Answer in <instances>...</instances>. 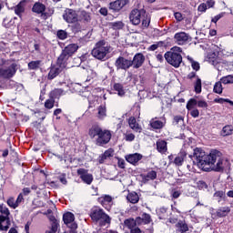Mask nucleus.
<instances>
[{
  "instance_id": "nucleus-1",
  "label": "nucleus",
  "mask_w": 233,
  "mask_h": 233,
  "mask_svg": "<svg viewBox=\"0 0 233 233\" xmlns=\"http://www.w3.org/2000/svg\"><path fill=\"white\" fill-rule=\"evenodd\" d=\"M189 157L193 165H197L204 172H223L225 170V158H223V154L217 149L211 150L207 155L201 147H196Z\"/></svg>"
},
{
  "instance_id": "nucleus-2",
  "label": "nucleus",
  "mask_w": 233,
  "mask_h": 233,
  "mask_svg": "<svg viewBox=\"0 0 233 233\" xmlns=\"http://www.w3.org/2000/svg\"><path fill=\"white\" fill-rule=\"evenodd\" d=\"M88 136L91 139H96V145L97 147L108 145L112 139V133L110 130L102 129L99 125H93L88 130Z\"/></svg>"
},
{
  "instance_id": "nucleus-3",
  "label": "nucleus",
  "mask_w": 233,
  "mask_h": 233,
  "mask_svg": "<svg viewBox=\"0 0 233 233\" xmlns=\"http://www.w3.org/2000/svg\"><path fill=\"white\" fill-rule=\"evenodd\" d=\"M110 54V46L105 40H100L96 44V47L91 51V55L98 61H106Z\"/></svg>"
},
{
  "instance_id": "nucleus-4",
  "label": "nucleus",
  "mask_w": 233,
  "mask_h": 233,
  "mask_svg": "<svg viewBox=\"0 0 233 233\" xmlns=\"http://www.w3.org/2000/svg\"><path fill=\"white\" fill-rule=\"evenodd\" d=\"M89 216L92 221H95V223H98L99 221L102 227H105V225H110L112 221V218H110L108 214H106L105 210L101 209V208H93Z\"/></svg>"
},
{
  "instance_id": "nucleus-5",
  "label": "nucleus",
  "mask_w": 233,
  "mask_h": 233,
  "mask_svg": "<svg viewBox=\"0 0 233 233\" xmlns=\"http://www.w3.org/2000/svg\"><path fill=\"white\" fill-rule=\"evenodd\" d=\"M164 57L167 63H168V65H171V66H174V68H179V66L183 65V56L179 53L167 51L164 55Z\"/></svg>"
},
{
  "instance_id": "nucleus-6",
  "label": "nucleus",
  "mask_w": 233,
  "mask_h": 233,
  "mask_svg": "<svg viewBox=\"0 0 233 233\" xmlns=\"http://www.w3.org/2000/svg\"><path fill=\"white\" fill-rule=\"evenodd\" d=\"M147 13V10L145 8H135L133 9L129 14V21L134 25L135 26H137V25L141 24V20L143 17H145V14Z\"/></svg>"
},
{
  "instance_id": "nucleus-7",
  "label": "nucleus",
  "mask_w": 233,
  "mask_h": 233,
  "mask_svg": "<svg viewBox=\"0 0 233 233\" xmlns=\"http://www.w3.org/2000/svg\"><path fill=\"white\" fill-rule=\"evenodd\" d=\"M1 230H8L10 228V210L8 208L1 207Z\"/></svg>"
},
{
  "instance_id": "nucleus-8",
  "label": "nucleus",
  "mask_w": 233,
  "mask_h": 233,
  "mask_svg": "<svg viewBox=\"0 0 233 233\" xmlns=\"http://www.w3.org/2000/svg\"><path fill=\"white\" fill-rule=\"evenodd\" d=\"M115 66L116 70H128L132 66V60L125 58V56H119L115 61Z\"/></svg>"
},
{
  "instance_id": "nucleus-9",
  "label": "nucleus",
  "mask_w": 233,
  "mask_h": 233,
  "mask_svg": "<svg viewBox=\"0 0 233 233\" xmlns=\"http://www.w3.org/2000/svg\"><path fill=\"white\" fill-rule=\"evenodd\" d=\"M15 72H17V64L13 63L8 67L1 70V76L4 77V79H12V77L15 76Z\"/></svg>"
},
{
  "instance_id": "nucleus-10",
  "label": "nucleus",
  "mask_w": 233,
  "mask_h": 233,
  "mask_svg": "<svg viewBox=\"0 0 233 233\" xmlns=\"http://www.w3.org/2000/svg\"><path fill=\"white\" fill-rule=\"evenodd\" d=\"M63 19L66 23H77V12L74 9L67 8L63 14Z\"/></svg>"
},
{
  "instance_id": "nucleus-11",
  "label": "nucleus",
  "mask_w": 233,
  "mask_h": 233,
  "mask_svg": "<svg viewBox=\"0 0 233 233\" xmlns=\"http://www.w3.org/2000/svg\"><path fill=\"white\" fill-rule=\"evenodd\" d=\"M76 220V217L72 212H66L63 215V221L66 227L72 228V230H76L77 228V223L74 222Z\"/></svg>"
},
{
  "instance_id": "nucleus-12",
  "label": "nucleus",
  "mask_w": 233,
  "mask_h": 233,
  "mask_svg": "<svg viewBox=\"0 0 233 233\" xmlns=\"http://www.w3.org/2000/svg\"><path fill=\"white\" fill-rule=\"evenodd\" d=\"M77 176L80 177V179L86 185H92V181H94V176L88 173L87 169L78 168L76 171Z\"/></svg>"
},
{
  "instance_id": "nucleus-13",
  "label": "nucleus",
  "mask_w": 233,
  "mask_h": 233,
  "mask_svg": "<svg viewBox=\"0 0 233 233\" xmlns=\"http://www.w3.org/2000/svg\"><path fill=\"white\" fill-rule=\"evenodd\" d=\"M190 39H192V37H190V35L185 33V32H179L175 34L174 35V40L177 43V45H187V43H188V41H190Z\"/></svg>"
},
{
  "instance_id": "nucleus-14",
  "label": "nucleus",
  "mask_w": 233,
  "mask_h": 233,
  "mask_svg": "<svg viewBox=\"0 0 233 233\" xmlns=\"http://www.w3.org/2000/svg\"><path fill=\"white\" fill-rule=\"evenodd\" d=\"M128 3V0H116L109 3V10H113V12H119L120 10H123Z\"/></svg>"
},
{
  "instance_id": "nucleus-15",
  "label": "nucleus",
  "mask_w": 233,
  "mask_h": 233,
  "mask_svg": "<svg viewBox=\"0 0 233 233\" xmlns=\"http://www.w3.org/2000/svg\"><path fill=\"white\" fill-rule=\"evenodd\" d=\"M145 63V55L142 53H137L134 57L133 60H131V66H133V68H141V66H143V64Z\"/></svg>"
},
{
  "instance_id": "nucleus-16",
  "label": "nucleus",
  "mask_w": 233,
  "mask_h": 233,
  "mask_svg": "<svg viewBox=\"0 0 233 233\" xmlns=\"http://www.w3.org/2000/svg\"><path fill=\"white\" fill-rule=\"evenodd\" d=\"M143 159V155L135 153L126 156V161L127 163H130L131 165H136L137 163H139Z\"/></svg>"
},
{
  "instance_id": "nucleus-17",
  "label": "nucleus",
  "mask_w": 233,
  "mask_h": 233,
  "mask_svg": "<svg viewBox=\"0 0 233 233\" xmlns=\"http://www.w3.org/2000/svg\"><path fill=\"white\" fill-rule=\"evenodd\" d=\"M70 56L64 51H62L61 55L57 58L56 66H58L60 68H66V61Z\"/></svg>"
},
{
  "instance_id": "nucleus-18",
  "label": "nucleus",
  "mask_w": 233,
  "mask_h": 233,
  "mask_svg": "<svg viewBox=\"0 0 233 233\" xmlns=\"http://www.w3.org/2000/svg\"><path fill=\"white\" fill-rule=\"evenodd\" d=\"M63 71V67H59L58 66H51L50 71L47 76V79L52 81V79H56L58 74H61Z\"/></svg>"
},
{
  "instance_id": "nucleus-19",
  "label": "nucleus",
  "mask_w": 233,
  "mask_h": 233,
  "mask_svg": "<svg viewBox=\"0 0 233 233\" xmlns=\"http://www.w3.org/2000/svg\"><path fill=\"white\" fill-rule=\"evenodd\" d=\"M79 46L76 44H71L66 46L63 50L64 53H66L69 57H72L76 52H77V49Z\"/></svg>"
},
{
  "instance_id": "nucleus-20",
  "label": "nucleus",
  "mask_w": 233,
  "mask_h": 233,
  "mask_svg": "<svg viewBox=\"0 0 233 233\" xmlns=\"http://www.w3.org/2000/svg\"><path fill=\"white\" fill-rule=\"evenodd\" d=\"M136 221L137 225H141V223H144L145 225H148L152 221V218L150 217V214L143 213L142 217H138L136 218Z\"/></svg>"
},
{
  "instance_id": "nucleus-21",
  "label": "nucleus",
  "mask_w": 233,
  "mask_h": 233,
  "mask_svg": "<svg viewBox=\"0 0 233 233\" xmlns=\"http://www.w3.org/2000/svg\"><path fill=\"white\" fill-rule=\"evenodd\" d=\"M143 183H147V181H154L156 177H157V172L152 170L149 171L147 175H141Z\"/></svg>"
},
{
  "instance_id": "nucleus-22",
  "label": "nucleus",
  "mask_w": 233,
  "mask_h": 233,
  "mask_svg": "<svg viewBox=\"0 0 233 233\" xmlns=\"http://www.w3.org/2000/svg\"><path fill=\"white\" fill-rule=\"evenodd\" d=\"M185 157H187V153L185 151H181L174 159V164L177 167H181L185 161Z\"/></svg>"
},
{
  "instance_id": "nucleus-23",
  "label": "nucleus",
  "mask_w": 233,
  "mask_h": 233,
  "mask_svg": "<svg viewBox=\"0 0 233 233\" xmlns=\"http://www.w3.org/2000/svg\"><path fill=\"white\" fill-rule=\"evenodd\" d=\"M113 156H114V149L109 148V149L106 150V151L104 152V154H102V155L99 157V163H100V164L105 163V160L110 159V157H113Z\"/></svg>"
},
{
  "instance_id": "nucleus-24",
  "label": "nucleus",
  "mask_w": 233,
  "mask_h": 233,
  "mask_svg": "<svg viewBox=\"0 0 233 233\" xmlns=\"http://www.w3.org/2000/svg\"><path fill=\"white\" fill-rule=\"evenodd\" d=\"M61 96H65V90L61 88H56L49 94V97H51V99H54L55 101L56 99H59Z\"/></svg>"
},
{
  "instance_id": "nucleus-25",
  "label": "nucleus",
  "mask_w": 233,
  "mask_h": 233,
  "mask_svg": "<svg viewBox=\"0 0 233 233\" xmlns=\"http://www.w3.org/2000/svg\"><path fill=\"white\" fill-rule=\"evenodd\" d=\"M43 66V60H35L27 64L28 70H39Z\"/></svg>"
},
{
  "instance_id": "nucleus-26",
  "label": "nucleus",
  "mask_w": 233,
  "mask_h": 233,
  "mask_svg": "<svg viewBox=\"0 0 233 233\" xmlns=\"http://www.w3.org/2000/svg\"><path fill=\"white\" fill-rule=\"evenodd\" d=\"M14 10L15 14L18 15V17H23V15L25 14V2H20L14 7Z\"/></svg>"
},
{
  "instance_id": "nucleus-27",
  "label": "nucleus",
  "mask_w": 233,
  "mask_h": 233,
  "mask_svg": "<svg viewBox=\"0 0 233 233\" xmlns=\"http://www.w3.org/2000/svg\"><path fill=\"white\" fill-rule=\"evenodd\" d=\"M128 125L130 128H132V130H135V132H141V127H139V124H137L136 117L134 116L129 117Z\"/></svg>"
},
{
  "instance_id": "nucleus-28",
  "label": "nucleus",
  "mask_w": 233,
  "mask_h": 233,
  "mask_svg": "<svg viewBox=\"0 0 233 233\" xmlns=\"http://www.w3.org/2000/svg\"><path fill=\"white\" fill-rule=\"evenodd\" d=\"M127 199L129 201V203L136 205V203H139V195H137L136 192L128 193Z\"/></svg>"
},
{
  "instance_id": "nucleus-29",
  "label": "nucleus",
  "mask_w": 233,
  "mask_h": 233,
  "mask_svg": "<svg viewBox=\"0 0 233 233\" xmlns=\"http://www.w3.org/2000/svg\"><path fill=\"white\" fill-rule=\"evenodd\" d=\"M113 88L116 92H117V96H119L120 97H124L126 92L123 84L116 83L114 84Z\"/></svg>"
},
{
  "instance_id": "nucleus-30",
  "label": "nucleus",
  "mask_w": 233,
  "mask_h": 233,
  "mask_svg": "<svg viewBox=\"0 0 233 233\" xmlns=\"http://www.w3.org/2000/svg\"><path fill=\"white\" fill-rule=\"evenodd\" d=\"M233 134V126L232 125H227L225 126L221 132H220V135L223 137H227V136H232Z\"/></svg>"
},
{
  "instance_id": "nucleus-31",
  "label": "nucleus",
  "mask_w": 233,
  "mask_h": 233,
  "mask_svg": "<svg viewBox=\"0 0 233 233\" xmlns=\"http://www.w3.org/2000/svg\"><path fill=\"white\" fill-rule=\"evenodd\" d=\"M157 150L160 152L161 154H165L167 152V141L165 140H158L157 142Z\"/></svg>"
},
{
  "instance_id": "nucleus-32",
  "label": "nucleus",
  "mask_w": 233,
  "mask_h": 233,
  "mask_svg": "<svg viewBox=\"0 0 233 233\" xmlns=\"http://www.w3.org/2000/svg\"><path fill=\"white\" fill-rule=\"evenodd\" d=\"M46 10V6L41 3H35L32 8V11L35 14H43Z\"/></svg>"
},
{
  "instance_id": "nucleus-33",
  "label": "nucleus",
  "mask_w": 233,
  "mask_h": 233,
  "mask_svg": "<svg viewBox=\"0 0 233 233\" xmlns=\"http://www.w3.org/2000/svg\"><path fill=\"white\" fill-rule=\"evenodd\" d=\"M229 212H230V208L228 207L220 208L217 210V216L218 218H225V216H228Z\"/></svg>"
},
{
  "instance_id": "nucleus-34",
  "label": "nucleus",
  "mask_w": 233,
  "mask_h": 233,
  "mask_svg": "<svg viewBox=\"0 0 233 233\" xmlns=\"http://www.w3.org/2000/svg\"><path fill=\"white\" fill-rule=\"evenodd\" d=\"M112 200L113 198L110 195H105L104 197L99 198V202L103 207H105V205H108L112 203Z\"/></svg>"
},
{
  "instance_id": "nucleus-35",
  "label": "nucleus",
  "mask_w": 233,
  "mask_h": 233,
  "mask_svg": "<svg viewBox=\"0 0 233 233\" xmlns=\"http://www.w3.org/2000/svg\"><path fill=\"white\" fill-rule=\"evenodd\" d=\"M97 110H98V113H97L98 119H105V117H106V106H99Z\"/></svg>"
},
{
  "instance_id": "nucleus-36",
  "label": "nucleus",
  "mask_w": 233,
  "mask_h": 233,
  "mask_svg": "<svg viewBox=\"0 0 233 233\" xmlns=\"http://www.w3.org/2000/svg\"><path fill=\"white\" fill-rule=\"evenodd\" d=\"M150 15H148L147 12L145 13V15L142 16V26L144 28H148L150 26Z\"/></svg>"
},
{
  "instance_id": "nucleus-37",
  "label": "nucleus",
  "mask_w": 233,
  "mask_h": 233,
  "mask_svg": "<svg viewBox=\"0 0 233 233\" xmlns=\"http://www.w3.org/2000/svg\"><path fill=\"white\" fill-rule=\"evenodd\" d=\"M222 83H223V82H221V80H220V81L217 82V83L214 85L213 92H214L215 94H219V95L223 94V85H222Z\"/></svg>"
},
{
  "instance_id": "nucleus-38",
  "label": "nucleus",
  "mask_w": 233,
  "mask_h": 233,
  "mask_svg": "<svg viewBox=\"0 0 233 233\" xmlns=\"http://www.w3.org/2000/svg\"><path fill=\"white\" fill-rule=\"evenodd\" d=\"M150 125L152 128H155V130H159L164 127V124L161 120H152Z\"/></svg>"
},
{
  "instance_id": "nucleus-39",
  "label": "nucleus",
  "mask_w": 233,
  "mask_h": 233,
  "mask_svg": "<svg viewBox=\"0 0 233 233\" xmlns=\"http://www.w3.org/2000/svg\"><path fill=\"white\" fill-rule=\"evenodd\" d=\"M187 61H189V63L191 64V67L196 72H198V70L201 68V66H199L198 62L195 61L194 58H192L190 56H187Z\"/></svg>"
},
{
  "instance_id": "nucleus-40",
  "label": "nucleus",
  "mask_w": 233,
  "mask_h": 233,
  "mask_svg": "<svg viewBox=\"0 0 233 233\" xmlns=\"http://www.w3.org/2000/svg\"><path fill=\"white\" fill-rule=\"evenodd\" d=\"M221 83H223V85H232L233 84V76L232 75H228L226 76H223L220 78Z\"/></svg>"
},
{
  "instance_id": "nucleus-41",
  "label": "nucleus",
  "mask_w": 233,
  "mask_h": 233,
  "mask_svg": "<svg viewBox=\"0 0 233 233\" xmlns=\"http://www.w3.org/2000/svg\"><path fill=\"white\" fill-rule=\"evenodd\" d=\"M124 225L127 227L129 230H131L132 228H134V227H136V225H137V222L134 219H126L124 221Z\"/></svg>"
},
{
  "instance_id": "nucleus-42",
  "label": "nucleus",
  "mask_w": 233,
  "mask_h": 233,
  "mask_svg": "<svg viewBox=\"0 0 233 233\" xmlns=\"http://www.w3.org/2000/svg\"><path fill=\"white\" fill-rule=\"evenodd\" d=\"M214 103H218L219 105H223V103H228L230 106H233V101L228 98H215Z\"/></svg>"
},
{
  "instance_id": "nucleus-43",
  "label": "nucleus",
  "mask_w": 233,
  "mask_h": 233,
  "mask_svg": "<svg viewBox=\"0 0 233 233\" xmlns=\"http://www.w3.org/2000/svg\"><path fill=\"white\" fill-rule=\"evenodd\" d=\"M111 26H112L113 30H121V29H123V26H125V24H123V22H121V21L113 22L111 24Z\"/></svg>"
},
{
  "instance_id": "nucleus-44",
  "label": "nucleus",
  "mask_w": 233,
  "mask_h": 233,
  "mask_svg": "<svg viewBox=\"0 0 233 233\" xmlns=\"http://www.w3.org/2000/svg\"><path fill=\"white\" fill-rule=\"evenodd\" d=\"M194 87L196 94H201V78H197Z\"/></svg>"
},
{
  "instance_id": "nucleus-45",
  "label": "nucleus",
  "mask_w": 233,
  "mask_h": 233,
  "mask_svg": "<svg viewBox=\"0 0 233 233\" xmlns=\"http://www.w3.org/2000/svg\"><path fill=\"white\" fill-rule=\"evenodd\" d=\"M56 35L59 39L65 40L68 37V33L65 30H58Z\"/></svg>"
},
{
  "instance_id": "nucleus-46",
  "label": "nucleus",
  "mask_w": 233,
  "mask_h": 233,
  "mask_svg": "<svg viewBox=\"0 0 233 233\" xmlns=\"http://www.w3.org/2000/svg\"><path fill=\"white\" fill-rule=\"evenodd\" d=\"M56 103V100L52 97H50L49 99H47L45 103V106L46 108L51 109L54 108V104Z\"/></svg>"
},
{
  "instance_id": "nucleus-47",
  "label": "nucleus",
  "mask_w": 233,
  "mask_h": 233,
  "mask_svg": "<svg viewBox=\"0 0 233 233\" xmlns=\"http://www.w3.org/2000/svg\"><path fill=\"white\" fill-rule=\"evenodd\" d=\"M196 105H198V100H196L195 98H191L188 100L187 104V108L188 110H192V108L194 106H196Z\"/></svg>"
},
{
  "instance_id": "nucleus-48",
  "label": "nucleus",
  "mask_w": 233,
  "mask_h": 233,
  "mask_svg": "<svg viewBox=\"0 0 233 233\" xmlns=\"http://www.w3.org/2000/svg\"><path fill=\"white\" fill-rule=\"evenodd\" d=\"M7 205L11 208H17V207H18L16 202H15V198H14L12 197L7 199Z\"/></svg>"
},
{
  "instance_id": "nucleus-49",
  "label": "nucleus",
  "mask_w": 233,
  "mask_h": 233,
  "mask_svg": "<svg viewBox=\"0 0 233 233\" xmlns=\"http://www.w3.org/2000/svg\"><path fill=\"white\" fill-rule=\"evenodd\" d=\"M81 17L84 21H86V23H89V21L92 20V18L90 17V13H88L86 11L81 12Z\"/></svg>"
},
{
  "instance_id": "nucleus-50",
  "label": "nucleus",
  "mask_w": 233,
  "mask_h": 233,
  "mask_svg": "<svg viewBox=\"0 0 233 233\" xmlns=\"http://www.w3.org/2000/svg\"><path fill=\"white\" fill-rule=\"evenodd\" d=\"M184 119H183V116H174V121H173V123H174V125H183V123H184Z\"/></svg>"
},
{
  "instance_id": "nucleus-51",
  "label": "nucleus",
  "mask_w": 233,
  "mask_h": 233,
  "mask_svg": "<svg viewBox=\"0 0 233 233\" xmlns=\"http://www.w3.org/2000/svg\"><path fill=\"white\" fill-rule=\"evenodd\" d=\"M197 105H198V108H208V104L205 100L197 101Z\"/></svg>"
},
{
  "instance_id": "nucleus-52",
  "label": "nucleus",
  "mask_w": 233,
  "mask_h": 233,
  "mask_svg": "<svg viewBox=\"0 0 233 233\" xmlns=\"http://www.w3.org/2000/svg\"><path fill=\"white\" fill-rule=\"evenodd\" d=\"M81 24L76 23L75 25H72V31L75 34H77V32H81Z\"/></svg>"
},
{
  "instance_id": "nucleus-53",
  "label": "nucleus",
  "mask_w": 233,
  "mask_h": 233,
  "mask_svg": "<svg viewBox=\"0 0 233 233\" xmlns=\"http://www.w3.org/2000/svg\"><path fill=\"white\" fill-rule=\"evenodd\" d=\"M198 188L200 189H205V188H208V185H207V182L203 181V180H199L198 183H197Z\"/></svg>"
},
{
  "instance_id": "nucleus-54",
  "label": "nucleus",
  "mask_w": 233,
  "mask_h": 233,
  "mask_svg": "<svg viewBox=\"0 0 233 233\" xmlns=\"http://www.w3.org/2000/svg\"><path fill=\"white\" fill-rule=\"evenodd\" d=\"M57 228H59V221L56 220L55 222H51V230H53V232H57Z\"/></svg>"
},
{
  "instance_id": "nucleus-55",
  "label": "nucleus",
  "mask_w": 233,
  "mask_h": 233,
  "mask_svg": "<svg viewBox=\"0 0 233 233\" xmlns=\"http://www.w3.org/2000/svg\"><path fill=\"white\" fill-rule=\"evenodd\" d=\"M224 15H225V13H220V14L217 15L215 17H213L211 19V22L216 24L219 21V19H221V17H224Z\"/></svg>"
},
{
  "instance_id": "nucleus-56",
  "label": "nucleus",
  "mask_w": 233,
  "mask_h": 233,
  "mask_svg": "<svg viewBox=\"0 0 233 233\" xmlns=\"http://www.w3.org/2000/svg\"><path fill=\"white\" fill-rule=\"evenodd\" d=\"M25 198H23V193H20L15 200L16 206L19 207V205H21V203H23V200Z\"/></svg>"
},
{
  "instance_id": "nucleus-57",
  "label": "nucleus",
  "mask_w": 233,
  "mask_h": 233,
  "mask_svg": "<svg viewBox=\"0 0 233 233\" xmlns=\"http://www.w3.org/2000/svg\"><path fill=\"white\" fill-rule=\"evenodd\" d=\"M59 181L62 183V185H66V183H68V181H66V174H62L59 177Z\"/></svg>"
},
{
  "instance_id": "nucleus-58",
  "label": "nucleus",
  "mask_w": 233,
  "mask_h": 233,
  "mask_svg": "<svg viewBox=\"0 0 233 233\" xmlns=\"http://www.w3.org/2000/svg\"><path fill=\"white\" fill-rule=\"evenodd\" d=\"M175 19H177V21L178 23H180V21H183V15L179 12H177L174 14Z\"/></svg>"
},
{
  "instance_id": "nucleus-59",
  "label": "nucleus",
  "mask_w": 233,
  "mask_h": 233,
  "mask_svg": "<svg viewBox=\"0 0 233 233\" xmlns=\"http://www.w3.org/2000/svg\"><path fill=\"white\" fill-rule=\"evenodd\" d=\"M198 12H207V4L203 3L198 5Z\"/></svg>"
},
{
  "instance_id": "nucleus-60",
  "label": "nucleus",
  "mask_w": 233,
  "mask_h": 233,
  "mask_svg": "<svg viewBox=\"0 0 233 233\" xmlns=\"http://www.w3.org/2000/svg\"><path fill=\"white\" fill-rule=\"evenodd\" d=\"M224 197L225 193L223 191H217L214 193V198H218L219 199H221Z\"/></svg>"
},
{
  "instance_id": "nucleus-61",
  "label": "nucleus",
  "mask_w": 233,
  "mask_h": 233,
  "mask_svg": "<svg viewBox=\"0 0 233 233\" xmlns=\"http://www.w3.org/2000/svg\"><path fill=\"white\" fill-rule=\"evenodd\" d=\"M136 136L132 133L126 135V141H134Z\"/></svg>"
},
{
  "instance_id": "nucleus-62",
  "label": "nucleus",
  "mask_w": 233,
  "mask_h": 233,
  "mask_svg": "<svg viewBox=\"0 0 233 233\" xmlns=\"http://www.w3.org/2000/svg\"><path fill=\"white\" fill-rule=\"evenodd\" d=\"M190 115L192 116V117H199V110L193 109L191 110Z\"/></svg>"
},
{
  "instance_id": "nucleus-63",
  "label": "nucleus",
  "mask_w": 233,
  "mask_h": 233,
  "mask_svg": "<svg viewBox=\"0 0 233 233\" xmlns=\"http://www.w3.org/2000/svg\"><path fill=\"white\" fill-rule=\"evenodd\" d=\"M117 165H118L119 168H125V160L118 159Z\"/></svg>"
},
{
  "instance_id": "nucleus-64",
  "label": "nucleus",
  "mask_w": 233,
  "mask_h": 233,
  "mask_svg": "<svg viewBox=\"0 0 233 233\" xmlns=\"http://www.w3.org/2000/svg\"><path fill=\"white\" fill-rule=\"evenodd\" d=\"M130 233H141V229L139 228L134 227L130 229Z\"/></svg>"
}]
</instances>
